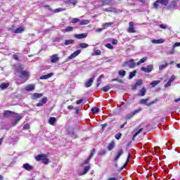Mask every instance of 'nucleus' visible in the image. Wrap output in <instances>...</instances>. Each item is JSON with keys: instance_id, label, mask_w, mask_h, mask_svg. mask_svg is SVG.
I'll use <instances>...</instances> for the list:
<instances>
[{"instance_id": "nucleus-1", "label": "nucleus", "mask_w": 180, "mask_h": 180, "mask_svg": "<svg viewBox=\"0 0 180 180\" xmlns=\"http://www.w3.org/2000/svg\"><path fill=\"white\" fill-rule=\"evenodd\" d=\"M122 67H129V68H134L136 67V63L134 62V59H131L129 60L125 61L122 65Z\"/></svg>"}, {"instance_id": "nucleus-38", "label": "nucleus", "mask_w": 180, "mask_h": 180, "mask_svg": "<svg viewBox=\"0 0 180 180\" xmlns=\"http://www.w3.org/2000/svg\"><path fill=\"white\" fill-rule=\"evenodd\" d=\"M12 113H13L12 111L10 110H7L4 112V117H8V116H11V115H12Z\"/></svg>"}, {"instance_id": "nucleus-7", "label": "nucleus", "mask_w": 180, "mask_h": 180, "mask_svg": "<svg viewBox=\"0 0 180 180\" xmlns=\"http://www.w3.org/2000/svg\"><path fill=\"white\" fill-rule=\"evenodd\" d=\"M23 118V117H22V116H20V115H19V116H15V121H13L12 122H11V125L12 126H16V124H18V123H19V122L20 121V120L21 119H22Z\"/></svg>"}, {"instance_id": "nucleus-42", "label": "nucleus", "mask_w": 180, "mask_h": 180, "mask_svg": "<svg viewBox=\"0 0 180 180\" xmlns=\"http://www.w3.org/2000/svg\"><path fill=\"white\" fill-rule=\"evenodd\" d=\"M92 113H98L99 112V108L98 107H94L91 109Z\"/></svg>"}, {"instance_id": "nucleus-61", "label": "nucleus", "mask_w": 180, "mask_h": 180, "mask_svg": "<svg viewBox=\"0 0 180 180\" xmlns=\"http://www.w3.org/2000/svg\"><path fill=\"white\" fill-rule=\"evenodd\" d=\"M160 27L161 29H167V25H160Z\"/></svg>"}, {"instance_id": "nucleus-47", "label": "nucleus", "mask_w": 180, "mask_h": 180, "mask_svg": "<svg viewBox=\"0 0 180 180\" xmlns=\"http://www.w3.org/2000/svg\"><path fill=\"white\" fill-rule=\"evenodd\" d=\"M158 6H160V2H158V0H157L156 2L154 3V4H153V8L157 9V8H158Z\"/></svg>"}, {"instance_id": "nucleus-26", "label": "nucleus", "mask_w": 180, "mask_h": 180, "mask_svg": "<svg viewBox=\"0 0 180 180\" xmlns=\"http://www.w3.org/2000/svg\"><path fill=\"white\" fill-rule=\"evenodd\" d=\"M56 122V117H51L49 118V124H51V126H54Z\"/></svg>"}, {"instance_id": "nucleus-21", "label": "nucleus", "mask_w": 180, "mask_h": 180, "mask_svg": "<svg viewBox=\"0 0 180 180\" xmlns=\"http://www.w3.org/2000/svg\"><path fill=\"white\" fill-rule=\"evenodd\" d=\"M115 141H112L111 143H110L108 146V151H112V150L115 148Z\"/></svg>"}, {"instance_id": "nucleus-52", "label": "nucleus", "mask_w": 180, "mask_h": 180, "mask_svg": "<svg viewBox=\"0 0 180 180\" xmlns=\"http://www.w3.org/2000/svg\"><path fill=\"white\" fill-rule=\"evenodd\" d=\"M91 161V158L89 157L87 158L84 162H83L84 165H86V164H89V162Z\"/></svg>"}, {"instance_id": "nucleus-17", "label": "nucleus", "mask_w": 180, "mask_h": 180, "mask_svg": "<svg viewBox=\"0 0 180 180\" xmlns=\"http://www.w3.org/2000/svg\"><path fill=\"white\" fill-rule=\"evenodd\" d=\"M60 60V58H58V55L55 54L51 56V63H57Z\"/></svg>"}, {"instance_id": "nucleus-40", "label": "nucleus", "mask_w": 180, "mask_h": 180, "mask_svg": "<svg viewBox=\"0 0 180 180\" xmlns=\"http://www.w3.org/2000/svg\"><path fill=\"white\" fill-rule=\"evenodd\" d=\"M147 102H148V98L141 99L139 103H141V105H147Z\"/></svg>"}, {"instance_id": "nucleus-45", "label": "nucleus", "mask_w": 180, "mask_h": 180, "mask_svg": "<svg viewBox=\"0 0 180 180\" xmlns=\"http://www.w3.org/2000/svg\"><path fill=\"white\" fill-rule=\"evenodd\" d=\"M24 130H29L30 129V125L27 123L25 124L23 126Z\"/></svg>"}, {"instance_id": "nucleus-39", "label": "nucleus", "mask_w": 180, "mask_h": 180, "mask_svg": "<svg viewBox=\"0 0 180 180\" xmlns=\"http://www.w3.org/2000/svg\"><path fill=\"white\" fill-rule=\"evenodd\" d=\"M103 78V75H101L97 79V86H99L101 85V81H102V79Z\"/></svg>"}, {"instance_id": "nucleus-16", "label": "nucleus", "mask_w": 180, "mask_h": 180, "mask_svg": "<svg viewBox=\"0 0 180 180\" xmlns=\"http://www.w3.org/2000/svg\"><path fill=\"white\" fill-rule=\"evenodd\" d=\"M54 74L53 72H51L48 75H44L40 77V79H49V78H51Z\"/></svg>"}, {"instance_id": "nucleus-56", "label": "nucleus", "mask_w": 180, "mask_h": 180, "mask_svg": "<svg viewBox=\"0 0 180 180\" xmlns=\"http://www.w3.org/2000/svg\"><path fill=\"white\" fill-rule=\"evenodd\" d=\"M175 47H180V42H176V43L173 45V49H175Z\"/></svg>"}, {"instance_id": "nucleus-27", "label": "nucleus", "mask_w": 180, "mask_h": 180, "mask_svg": "<svg viewBox=\"0 0 180 180\" xmlns=\"http://www.w3.org/2000/svg\"><path fill=\"white\" fill-rule=\"evenodd\" d=\"M74 39H66L65 40V46H70V44H74Z\"/></svg>"}, {"instance_id": "nucleus-59", "label": "nucleus", "mask_w": 180, "mask_h": 180, "mask_svg": "<svg viewBox=\"0 0 180 180\" xmlns=\"http://www.w3.org/2000/svg\"><path fill=\"white\" fill-rule=\"evenodd\" d=\"M94 154H95V149H93V150H92V151H91V154H90L89 158H92Z\"/></svg>"}, {"instance_id": "nucleus-46", "label": "nucleus", "mask_w": 180, "mask_h": 180, "mask_svg": "<svg viewBox=\"0 0 180 180\" xmlns=\"http://www.w3.org/2000/svg\"><path fill=\"white\" fill-rule=\"evenodd\" d=\"M113 25V22H105L103 25V27H109L110 26H112Z\"/></svg>"}, {"instance_id": "nucleus-3", "label": "nucleus", "mask_w": 180, "mask_h": 180, "mask_svg": "<svg viewBox=\"0 0 180 180\" xmlns=\"http://www.w3.org/2000/svg\"><path fill=\"white\" fill-rule=\"evenodd\" d=\"M129 27L128 28V33H136V30L134 29V22L132 21L129 23Z\"/></svg>"}, {"instance_id": "nucleus-37", "label": "nucleus", "mask_w": 180, "mask_h": 180, "mask_svg": "<svg viewBox=\"0 0 180 180\" xmlns=\"http://www.w3.org/2000/svg\"><path fill=\"white\" fill-rule=\"evenodd\" d=\"M79 46L81 47V49H86L87 47H89V45L86 43H81L79 44Z\"/></svg>"}, {"instance_id": "nucleus-4", "label": "nucleus", "mask_w": 180, "mask_h": 180, "mask_svg": "<svg viewBox=\"0 0 180 180\" xmlns=\"http://www.w3.org/2000/svg\"><path fill=\"white\" fill-rule=\"evenodd\" d=\"M104 12H111L112 13H117L119 11H117V8H114V7H109L107 8H103Z\"/></svg>"}, {"instance_id": "nucleus-34", "label": "nucleus", "mask_w": 180, "mask_h": 180, "mask_svg": "<svg viewBox=\"0 0 180 180\" xmlns=\"http://www.w3.org/2000/svg\"><path fill=\"white\" fill-rule=\"evenodd\" d=\"M89 20H82L80 21L79 25L81 26H84L85 25H89Z\"/></svg>"}, {"instance_id": "nucleus-2", "label": "nucleus", "mask_w": 180, "mask_h": 180, "mask_svg": "<svg viewBox=\"0 0 180 180\" xmlns=\"http://www.w3.org/2000/svg\"><path fill=\"white\" fill-rule=\"evenodd\" d=\"M154 69V65H148L147 68L141 67V71H143V72L150 73Z\"/></svg>"}, {"instance_id": "nucleus-53", "label": "nucleus", "mask_w": 180, "mask_h": 180, "mask_svg": "<svg viewBox=\"0 0 180 180\" xmlns=\"http://www.w3.org/2000/svg\"><path fill=\"white\" fill-rule=\"evenodd\" d=\"M42 162L43 164H49V160L47 158H46V156H45V158L42 159Z\"/></svg>"}, {"instance_id": "nucleus-32", "label": "nucleus", "mask_w": 180, "mask_h": 180, "mask_svg": "<svg viewBox=\"0 0 180 180\" xmlns=\"http://www.w3.org/2000/svg\"><path fill=\"white\" fill-rule=\"evenodd\" d=\"M103 5H110L112 4V0H101Z\"/></svg>"}, {"instance_id": "nucleus-23", "label": "nucleus", "mask_w": 180, "mask_h": 180, "mask_svg": "<svg viewBox=\"0 0 180 180\" xmlns=\"http://www.w3.org/2000/svg\"><path fill=\"white\" fill-rule=\"evenodd\" d=\"M43 96V94L35 93L32 95V99H38V98H41Z\"/></svg>"}, {"instance_id": "nucleus-36", "label": "nucleus", "mask_w": 180, "mask_h": 180, "mask_svg": "<svg viewBox=\"0 0 180 180\" xmlns=\"http://www.w3.org/2000/svg\"><path fill=\"white\" fill-rule=\"evenodd\" d=\"M160 80H155L150 83V85H151V86H153V88H154V86H157V85H158V84H160Z\"/></svg>"}, {"instance_id": "nucleus-15", "label": "nucleus", "mask_w": 180, "mask_h": 180, "mask_svg": "<svg viewBox=\"0 0 180 180\" xmlns=\"http://www.w3.org/2000/svg\"><path fill=\"white\" fill-rule=\"evenodd\" d=\"M123 154V149H120L117 153V155L115 156L114 160L117 161L120 158V156Z\"/></svg>"}, {"instance_id": "nucleus-41", "label": "nucleus", "mask_w": 180, "mask_h": 180, "mask_svg": "<svg viewBox=\"0 0 180 180\" xmlns=\"http://www.w3.org/2000/svg\"><path fill=\"white\" fill-rule=\"evenodd\" d=\"M118 75H120V77H124L126 75V72L123 70H121L118 72Z\"/></svg>"}, {"instance_id": "nucleus-49", "label": "nucleus", "mask_w": 180, "mask_h": 180, "mask_svg": "<svg viewBox=\"0 0 180 180\" xmlns=\"http://www.w3.org/2000/svg\"><path fill=\"white\" fill-rule=\"evenodd\" d=\"M105 47H107V49H110V50H113V46H112V44H107Z\"/></svg>"}, {"instance_id": "nucleus-24", "label": "nucleus", "mask_w": 180, "mask_h": 180, "mask_svg": "<svg viewBox=\"0 0 180 180\" xmlns=\"http://www.w3.org/2000/svg\"><path fill=\"white\" fill-rule=\"evenodd\" d=\"M164 63L163 65H160L159 66V70L160 71H162V70H165V68H167V67H168V63H167V61H164Z\"/></svg>"}, {"instance_id": "nucleus-48", "label": "nucleus", "mask_w": 180, "mask_h": 180, "mask_svg": "<svg viewBox=\"0 0 180 180\" xmlns=\"http://www.w3.org/2000/svg\"><path fill=\"white\" fill-rule=\"evenodd\" d=\"M72 30H74V27H67L65 28V32H72Z\"/></svg>"}, {"instance_id": "nucleus-5", "label": "nucleus", "mask_w": 180, "mask_h": 180, "mask_svg": "<svg viewBox=\"0 0 180 180\" xmlns=\"http://www.w3.org/2000/svg\"><path fill=\"white\" fill-rule=\"evenodd\" d=\"M141 112V108H139L137 110H135L134 111L130 112L127 116V119H130L131 117H133L134 115H137V113H140Z\"/></svg>"}, {"instance_id": "nucleus-43", "label": "nucleus", "mask_w": 180, "mask_h": 180, "mask_svg": "<svg viewBox=\"0 0 180 180\" xmlns=\"http://www.w3.org/2000/svg\"><path fill=\"white\" fill-rule=\"evenodd\" d=\"M110 88H112V87H110V86H105L103 87V91L104 92H108V91H109V89H110Z\"/></svg>"}, {"instance_id": "nucleus-19", "label": "nucleus", "mask_w": 180, "mask_h": 180, "mask_svg": "<svg viewBox=\"0 0 180 180\" xmlns=\"http://www.w3.org/2000/svg\"><path fill=\"white\" fill-rule=\"evenodd\" d=\"M34 88H36V86H34V84H30L25 87V89L28 92H30V91H34Z\"/></svg>"}, {"instance_id": "nucleus-25", "label": "nucleus", "mask_w": 180, "mask_h": 180, "mask_svg": "<svg viewBox=\"0 0 180 180\" xmlns=\"http://www.w3.org/2000/svg\"><path fill=\"white\" fill-rule=\"evenodd\" d=\"M23 32H25V28H23V27H18L15 31L14 33H23Z\"/></svg>"}, {"instance_id": "nucleus-29", "label": "nucleus", "mask_w": 180, "mask_h": 180, "mask_svg": "<svg viewBox=\"0 0 180 180\" xmlns=\"http://www.w3.org/2000/svg\"><path fill=\"white\" fill-rule=\"evenodd\" d=\"M158 2H159V4H160L161 5L167 6L169 1L168 0H158Z\"/></svg>"}, {"instance_id": "nucleus-63", "label": "nucleus", "mask_w": 180, "mask_h": 180, "mask_svg": "<svg viewBox=\"0 0 180 180\" xmlns=\"http://www.w3.org/2000/svg\"><path fill=\"white\" fill-rule=\"evenodd\" d=\"M13 58H14V60H19V56L18 55H13Z\"/></svg>"}, {"instance_id": "nucleus-55", "label": "nucleus", "mask_w": 180, "mask_h": 180, "mask_svg": "<svg viewBox=\"0 0 180 180\" xmlns=\"http://www.w3.org/2000/svg\"><path fill=\"white\" fill-rule=\"evenodd\" d=\"M78 22H79V18H73L72 20V23H78Z\"/></svg>"}, {"instance_id": "nucleus-8", "label": "nucleus", "mask_w": 180, "mask_h": 180, "mask_svg": "<svg viewBox=\"0 0 180 180\" xmlns=\"http://www.w3.org/2000/svg\"><path fill=\"white\" fill-rule=\"evenodd\" d=\"M94 79H95V78L91 77L89 79V81L86 82L85 87L86 88H90V86H92V84H94Z\"/></svg>"}, {"instance_id": "nucleus-11", "label": "nucleus", "mask_w": 180, "mask_h": 180, "mask_svg": "<svg viewBox=\"0 0 180 180\" xmlns=\"http://www.w3.org/2000/svg\"><path fill=\"white\" fill-rule=\"evenodd\" d=\"M27 77H29V72L26 70H22L20 72V78L25 79V78H27Z\"/></svg>"}, {"instance_id": "nucleus-10", "label": "nucleus", "mask_w": 180, "mask_h": 180, "mask_svg": "<svg viewBox=\"0 0 180 180\" xmlns=\"http://www.w3.org/2000/svg\"><path fill=\"white\" fill-rule=\"evenodd\" d=\"M79 54H81V50L79 49L77 50L69 56L70 60H72V58H75L77 56H79Z\"/></svg>"}, {"instance_id": "nucleus-18", "label": "nucleus", "mask_w": 180, "mask_h": 180, "mask_svg": "<svg viewBox=\"0 0 180 180\" xmlns=\"http://www.w3.org/2000/svg\"><path fill=\"white\" fill-rule=\"evenodd\" d=\"M22 168L27 169V171H32V169H33V167L27 163L24 164Z\"/></svg>"}, {"instance_id": "nucleus-35", "label": "nucleus", "mask_w": 180, "mask_h": 180, "mask_svg": "<svg viewBox=\"0 0 180 180\" xmlns=\"http://www.w3.org/2000/svg\"><path fill=\"white\" fill-rule=\"evenodd\" d=\"M137 73L136 70H134L133 72H129V79H131L134 78V77H136V74Z\"/></svg>"}, {"instance_id": "nucleus-22", "label": "nucleus", "mask_w": 180, "mask_h": 180, "mask_svg": "<svg viewBox=\"0 0 180 180\" xmlns=\"http://www.w3.org/2000/svg\"><path fill=\"white\" fill-rule=\"evenodd\" d=\"M46 157V155L41 154V155H38L37 157H35V160L37 161H42L43 159H44Z\"/></svg>"}, {"instance_id": "nucleus-20", "label": "nucleus", "mask_w": 180, "mask_h": 180, "mask_svg": "<svg viewBox=\"0 0 180 180\" xmlns=\"http://www.w3.org/2000/svg\"><path fill=\"white\" fill-rule=\"evenodd\" d=\"M44 103H47V98H42V100L37 104V106L38 107L43 106Z\"/></svg>"}, {"instance_id": "nucleus-6", "label": "nucleus", "mask_w": 180, "mask_h": 180, "mask_svg": "<svg viewBox=\"0 0 180 180\" xmlns=\"http://www.w3.org/2000/svg\"><path fill=\"white\" fill-rule=\"evenodd\" d=\"M64 4H65V5H73L74 6H75V5H77L78 4V1H77V0H65Z\"/></svg>"}, {"instance_id": "nucleus-58", "label": "nucleus", "mask_w": 180, "mask_h": 180, "mask_svg": "<svg viewBox=\"0 0 180 180\" xmlns=\"http://www.w3.org/2000/svg\"><path fill=\"white\" fill-rule=\"evenodd\" d=\"M169 81L174 82V81H175V75H172Z\"/></svg>"}, {"instance_id": "nucleus-13", "label": "nucleus", "mask_w": 180, "mask_h": 180, "mask_svg": "<svg viewBox=\"0 0 180 180\" xmlns=\"http://www.w3.org/2000/svg\"><path fill=\"white\" fill-rule=\"evenodd\" d=\"M165 40L160 39H152L151 43L153 44H161L162 43H165Z\"/></svg>"}, {"instance_id": "nucleus-64", "label": "nucleus", "mask_w": 180, "mask_h": 180, "mask_svg": "<svg viewBox=\"0 0 180 180\" xmlns=\"http://www.w3.org/2000/svg\"><path fill=\"white\" fill-rule=\"evenodd\" d=\"M108 180H117V179H116V177H111V178L108 179Z\"/></svg>"}, {"instance_id": "nucleus-31", "label": "nucleus", "mask_w": 180, "mask_h": 180, "mask_svg": "<svg viewBox=\"0 0 180 180\" xmlns=\"http://www.w3.org/2000/svg\"><path fill=\"white\" fill-rule=\"evenodd\" d=\"M146 88L143 87L141 90L139 94H138L139 96H144V95H146Z\"/></svg>"}, {"instance_id": "nucleus-54", "label": "nucleus", "mask_w": 180, "mask_h": 180, "mask_svg": "<svg viewBox=\"0 0 180 180\" xmlns=\"http://www.w3.org/2000/svg\"><path fill=\"white\" fill-rule=\"evenodd\" d=\"M121 137H122V134H115V139L117 140H120Z\"/></svg>"}, {"instance_id": "nucleus-12", "label": "nucleus", "mask_w": 180, "mask_h": 180, "mask_svg": "<svg viewBox=\"0 0 180 180\" xmlns=\"http://www.w3.org/2000/svg\"><path fill=\"white\" fill-rule=\"evenodd\" d=\"M91 168V166L89 165H87L84 168V171L82 172H79V175L81 176L82 175H85V174H87L88 173V171H89Z\"/></svg>"}, {"instance_id": "nucleus-50", "label": "nucleus", "mask_w": 180, "mask_h": 180, "mask_svg": "<svg viewBox=\"0 0 180 180\" xmlns=\"http://www.w3.org/2000/svg\"><path fill=\"white\" fill-rule=\"evenodd\" d=\"M94 56H101V50H95L94 51Z\"/></svg>"}, {"instance_id": "nucleus-28", "label": "nucleus", "mask_w": 180, "mask_h": 180, "mask_svg": "<svg viewBox=\"0 0 180 180\" xmlns=\"http://www.w3.org/2000/svg\"><path fill=\"white\" fill-rule=\"evenodd\" d=\"M8 87H9V83H2L1 84H0V88L2 90L6 89Z\"/></svg>"}, {"instance_id": "nucleus-9", "label": "nucleus", "mask_w": 180, "mask_h": 180, "mask_svg": "<svg viewBox=\"0 0 180 180\" xmlns=\"http://www.w3.org/2000/svg\"><path fill=\"white\" fill-rule=\"evenodd\" d=\"M87 36L88 34L86 33L75 34V37L76 39H78L79 40H81V39H85V37H86Z\"/></svg>"}, {"instance_id": "nucleus-62", "label": "nucleus", "mask_w": 180, "mask_h": 180, "mask_svg": "<svg viewBox=\"0 0 180 180\" xmlns=\"http://www.w3.org/2000/svg\"><path fill=\"white\" fill-rule=\"evenodd\" d=\"M112 44H117V39H112Z\"/></svg>"}, {"instance_id": "nucleus-57", "label": "nucleus", "mask_w": 180, "mask_h": 180, "mask_svg": "<svg viewBox=\"0 0 180 180\" xmlns=\"http://www.w3.org/2000/svg\"><path fill=\"white\" fill-rule=\"evenodd\" d=\"M172 82H171V81H168L167 82V83L165 85V88H168V86H171V83H172Z\"/></svg>"}, {"instance_id": "nucleus-33", "label": "nucleus", "mask_w": 180, "mask_h": 180, "mask_svg": "<svg viewBox=\"0 0 180 180\" xmlns=\"http://www.w3.org/2000/svg\"><path fill=\"white\" fill-rule=\"evenodd\" d=\"M143 130L144 129L141 128L138 131H136L133 136L132 140H134V139H136V137H137V136H139V134H140V133H141Z\"/></svg>"}, {"instance_id": "nucleus-30", "label": "nucleus", "mask_w": 180, "mask_h": 180, "mask_svg": "<svg viewBox=\"0 0 180 180\" xmlns=\"http://www.w3.org/2000/svg\"><path fill=\"white\" fill-rule=\"evenodd\" d=\"M147 57L142 58L137 63L136 65H140L141 64H143V63H146L147 61Z\"/></svg>"}, {"instance_id": "nucleus-44", "label": "nucleus", "mask_w": 180, "mask_h": 180, "mask_svg": "<svg viewBox=\"0 0 180 180\" xmlns=\"http://www.w3.org/2000/svg\"><path fill=\"white\" fill-rule=\"evenodd\" d=\"M135 84L136 86H140L141 85H143V81L141 79H139Z\"/></svg>"}, {"instance_id": "nucleus-51", "label": "nucleus", "mask_w": 180, "mask_h": 180, "mask_svg": "<svg viewBox=\"0 0 180 180\" xmlns=\"http://www.w3.org/2000/svg\"><path fill=\"white\" fill-rule=\"evenodd\" d=\"M63 11H65V8H56V9L55 10V12H56V13H58V12H63Z\"/></svg>"}, {"instance_id": "nucleus-14", "label": "nucleus", "mask_w": 180, "mask_h": 180, "mask_svg": "<svg viewBox=\"0 0 180 180\" xmlns=\"http://www.w3.org/2000/svg\"><path fill=\"white\" fill-rule=\"evenodd\" d=\"M68 134L71 136L72 139H77V135H75V132H74V129L70 128L68 131Z\"/></svg>"}, {"instance_id": "nucleus-60", "label": "nucleus", "mask_w": 180, "mask_h": 180, "mask_svg": "<svg viewBox=\"0 0 180 180\" xmlns=\"http://www.w3.org/2000/svg\"><path fill=\"white\" fill-rule=\"evenodd\" d=\"M103 30V29H102V28H97V29H96V32L97 33H101V32H102Z\"/></svg>"}]
</instances>
